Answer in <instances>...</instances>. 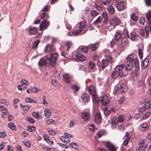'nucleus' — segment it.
Listing matches in <instances>:
<instances>
[{
    "instance_id": "nucleus-63",
    "label": "nucleus",
    "mask_w": 151,
    "mask_h": 151,
    "mask_svg": "<svg viewBox=\"0 0 151 151\" xmlns=\"http://www.w3.org/2000/svg\"><path fill=\"white\" fill-rule=\"evenodd\" d=\"M21 82L23 84L25 85L26 86H27L29 85L28 82L25 80L22 79Z\"/></svg>"
},
{
    "instance_id": "nucleus-41",
    "label": "nucleus",
    "mask_w": 151,
    "mask_h": 151,
    "mask_svg": "<svg viewBox=\"0 0 151 151\" xmlns=\"http://www.w3.org/2000/svg\"><path fill=\"white\" fill-rule=\"evenodd\" d=\"M25 101L28 103H36L37 101L34 100L33 99L30 98H27L26 99Z\"/></svg>"
},
{
    "instance_id": "nucleus-45",
    "label": "nucleus",
    "mask_w": 151,
    "mask_h": 151,
    "mask_svg": "<svg viewBox=\"0 0 151 151\" xmlns=\"http://www.w3.org/2000/svg\"><path fill=\"white\" fill-rule=\"evenodd\" d=\"M130 17L131 19L134 22H136L138 19V17L135 14H132Z\"/></svg>"
},
{
    "instance_id": "nucleus-46",
    "label": "nucleus",
    "mask_w": 151,
    "mask_h": 151,
    "mask_svg": "<svg viewBox=\"0 0 151 151\" xmlns=\"http://www.w3.org/2000/svg\"><path fill=\"white\" fill-rule=\"evenodd\" d=\"M103 20V18L101 16H99L94 22V23L95 24H96L102 21Z\"/></svg>"
},
{
    "instance_id": "nucleus-7",
    "label": "nucleus",
    "mask_w": 151,
    "mask_h": 151,
    "mask_svg": "<svg viewBox=\"0 0 151 151\" xmlns=\"http://www.w3.org/2000/svg\"><path fill=\"white\" fill-rule=\"evenodd\" d=\"M88 91L89 94L92 96L93 99L96 98V92L95 87L92 85H91L89 87Z\"/></svg>"
},
{
    "instance_id": "nucleus-53",
    "label": "nucleus",
    "mask_w": 151,
    "mask_h": 151,
    "mask_svg": "<svg viewBox=\"0 0 151 151\" xmlns=\"http://www.w3.org/2000/svg\"><path fill=\"white\" fill-rule=\"evenodd\" d=\"M65 136V139H68L69 138L73 137V136L70 134H69L66 132H65L64 134Z\"/></svg>"
},
{
    "instance_id": "nucleus-32",
    "label": "nucleus",
    "mask_w": 151,
    "mask_h": 151,
    "mask_svg": "<svg viewBox=\"0 0 151 151\" xmlns=\"http://www.w3.org/2000/svg\"><path fill=\"white\" fill-rule=\"evenodd\" d=\"M125 100V97L124 96H122L119 98L118 100V102L119 104H122Z\"/></svg>"
},
{
    "instance_id": "nucleus-30",
    "label": "nucleus",
    "mask_w": 151,
    "mask_h": 151,
    "mask_svg": "<svg viewBox=\"0 0 151 151\" xmlns=\"http://www.w3.org/2000/svg\"><path fill=\"white\" fill-rule=\"evenodd\" d=\"M145 30L146 32V36L147 37L148 35L149 32L150 31L151 32V24L150 26H147L145 28Z\"/></svg>"
},
{
    "instance_id": "nucleus-23",
    "label": "nucleus",
    "mask_w": 151,
    "mask_h": 151,
    "mask_svg": "<svg viewBox=\"0 0 151 151\" xmlns=\"http://www.w3.org/2000/svg\"><path fill=\"white\" fill-rule=\"evenodd\" d=\"M127 38L125 37L123 38L122 40L121 43V47L122 49L123 50L124 49V47L127 45Z\"/></svg>"
},
{
    "instance_id": "nucleus-19",
    "label": "nucleus",
    "mask_w": 151,
    "mask_h": 151,
    "mask_svg": "<svg viewBox=\"0 0 151 151\" xmlns=\"http://www.w3.org/2000/svg\"><path fill=\"white\" fill-rule=\"evenodd\" d=\"M124 1H120L118 3L116 6V8L118 11H120L124 9Z\"/></svg>"
},
{
    "instance_id": "nucleus-15",
    "label": "nucleus",
    "mask_w": 151,
    "mask_h": 151,
    "mask_svg": "<svg viewBox=\"0 0 151 151\" xmlns=\"http://www.w3.org/2000/svg\"><path fill=\"white\" fill-rule=\"evenodd\" d=\"M127 37L133 40H137L139 37L136 34L135 32H132L130 33V37L128 35V32L127 33Z\"/></svg>"
},
{
    "instance_id": "nucleus-16",
    "label": "nucleus",
    "mask_w": 151,
    "mask_h": 151,
    "mask_svg": "<svg viewBox=\"0 0 151 151\" xmlns=\"http://www.w3.org/2000/svg\"><path fill=\"white\" fill-rule=\"evenodd\" d=\"M81 98L83 101L86 103L88 102L90 99L89 96L87 93H83L82 95Z\"/></svg>"
},
{
    "instance_id": "nucleus-48",
    "label": "nucleus",
    "mask_w": 151,
    "mask_h": 151,
    "mask_svg": "<svg viewBox=\"0 0 151 151\" xmlns=\"http://www.w3.org/2000/svg\"><path fill=\"white\" fill-rule=\"evenodd\" d=\"M95 64L92 61H90L88 64L89 68L90 69H92L95 67Z\"/></svg>"
},
{
    "instance_id": "nucleus-24",
    "label": "nucleus",
    "mask_w": 151,
    "mask_h": 151,
    "mask_svg": "<svg viewBox=\"0 0 151 151\" xmlns=\"http://www.w3.org/2000/svg\"><path fill=\"white\" fill-rule=\"evenodd\" d=\"M103 19H104L103 22L104 23H106L108 21V19L107 15V14L106 12H103L101 14Z\"/></svg>"
},
{
    "instance_id": "nucleus-60",
    "label": "nucleus",
    "mask_w": 151,
    "mask_h": 151,
    "mask_svg": "<svg viewBox=\"0 0 151 151\" xmlns=\"http://www.w3.org/2000/svg\"><path fill=\"white\" fill-rule=\"evenodd\" d=\"M104 132L103 131H99L97 133V135L99 138H100L104 134Z\"/></svg>"
},
{
    "instance_id": "nucleus-40",
    "label": "nucleus",
    "mask_w": 151,
    "mask_h": 151,
    "mask_svg": "<svg viewBox=\"0 0 151 151\" xmlns=\"http://www.w3.org/2000/svg\"><path fill=\"white\" fill-rule=\"evenodd\" d=\"M70 146L74 149L77 150L78 148V146L76 143L72 142L70 143Z\"/></svg>"
},
{
    "instance_id": "nucleus-49",
    "label": "nucleus",
    "mask_w": 151,
    "mask_h": 151,
    "mask_svg": "<svg viewBox=\"0 0 151 151\" xmlns=\"http://www.w3.org/2000/svg\"><path fill=\"white\" fill-rule=\"evenodd\" d=\"M40 42V41L39 40H37L34 41L32 46V48L33 49H35L36 48Z\"/></svg>"
},
{
    "instance_id": "nucleus-12",
    "label": "nucleus",
    "mask_w": 151,
    "mask_h": 151,
    "mask_svg": "<svg viewBox=\"0 0 151 151\" xmlns=\"http://www.w3.org/2000/svg\"><path fill=\"white\" fill-rule=\"evenodd\" d=\"M90 116V112L89 111L83 112L81 114V117L84 121L88 120L89 119Z\"/></svg>"
},
{
    "instance_id": "nucleus-27",
    "label": "nucleus",
    "mask_w": 151,
    "mask_h": 151,
    "mask_svg": "<svg viewBox=\"0 0 151 151\" xmlns=\"http://www.w3.org/2000/svg\"><path fill=\"white\" fill-rule=\"evenodd\" d=\"M107 10L109 14H113L115 12L114 9L111 5H109L107 7Z\"/></svg>"
},
{
    "instance_id": "nucleus-18",
    "label": "nucleus",
    "mask_w": 151,
    "mask_h": 151,
    "mask_svg": "<svg viewBox=\"0 0 151 151\" xmlns=\"http://www.w3.org/2000/svg\"><path fill=\"white\" fill-rule=\"evenodd\" d=\"M80 89V87L78 85L74 84L71 86L70 88V90L71 92L75 93L78 92Z\"/></svg>"
},
{
    "instance_id": "nucleus-20",
    "label": "nucleus",
    "mask_w": 151,
    "mask_h": 151,
    "mask_svg": "<svg viewBox=\"0 0 151 151\" xmlns=\"http://www.w3.org/2000/svg\"><path fill=\"white\" fill-rule=\"evenodd\" d=\"M38 32V29L35 27H31L29 30V32L31 35H35Z\"/></svg>"
},
{
    "instance_id": "nucleus-9",
    "label": "nucleus",
    "mask_w": 151,
    "mask_h": 151,
    "mask_svg": "<svg viewBox=\"0 0 151 151\" xmlns=\"http://www.w3.org/2000/svg\"><path fill=\"white\" fill-rule=\"evenodd\" d=\"M145 140L143 139H140L138 142V145L139 146L137 148V150L138 151H140L142 150L144 147L145 145Z\"/></svg>"
},
{
    "instance_id": "nucleus-37",
    "label": "nucleus",
    "mask_w": 151,
    "mask_h": 151,
    "mask_svg": "<svg viewBox=\"0 0 151 151\" xmlns=\"http://www.w3.org/2000/svg\"><path fill=\"white\" fill-rule=\"evenodd\" d=\"M104 56L105 58V59H104L105 60H106L109 63H112L113 61L112 58L110 55H105Z\"/></svg>"
},
{
    "instance_id": "nucleus-10",
    "label": "nucleus",
    "mask_w": 151,
    "mask_h": 151,
    "mask_svg": "<svg viewBox=\"0 0 151 151\" xmlns=\"http://www.w3.org/2000/svg\"><path fill=\"white\" fill-rule=\"evenodd\" d=\"M139 129L142 132L146 131L149 128V125L145 122H142L139 125Z\"/></svg>"
},
{
    "instance_id": "nucleus-11",
    "label": "nucleus",
    "mask_w": 151,
    "mask_h": 151,
    "mask_svg": "<svg viewBox=\"0 0 151 151\" xmlns=\"http://www.w3.org/2000/svg\"><path fill=\"white\" fill-rule=\"evenodd\" d=\"M72 57L74 59H78L80 61H83L86 59V57L81 54H73Z\"/></svg>"
},
{
    "instance_id": "nucleus-47",
    "label": "nucleus",
    "mask_w": 151,
    "mask_h": 151,
    "mask_svg": "<svg viewBox=\"0 0 151 151\" xmlns=\"http://www.w3.org/2000/svg\"><path fill=\"white\" fill-rule=\"evenodd\" d=\"M35 127L34 126H29L27 127V130L29 132H33L35 129Z\"/></svg>"
},
{
    "instance_id": "nucleus-21",
    "label": "nucleus",
    "mask_w": 151,
    "mask_h": 151,
    "mask_svg": "<svg viewBox=\"0 0 151 151\" xmlns=\"http://www.w3.org/2000/svg\"><path fill=\"white\" fill-rule=\"evenodd\" d=\"M149 60L147 58H145L142 61L141 66L142 68L146 69L148 64Z\"/></svg>"
},
{
    "instance_id": "nucleus-50",
    "label": "nucleus",
    "mask_w": 151,
    "mask_h": 151,
    "mask_svg": "<svg viewBox=\"0 0 151 151\" xmlns=\"http://www.w3.org/2000/svg\"><path fill=\"white\" fill-rule=\"evenodd\" d=\"M146 16L148 21L149 20L151 19V11H148V13L146 14Z\"/></svg>"
},
{
    "instance_id": "nucleus-64",
    "label": "nucleus",
    "mask_w": 151,
    "mask_h": 151,
    "mask_svg": "<svg viewBox=\"0 0 151 151\" xmlns=\"http://www.w3.org/2000/svg\"><path fill=\"white\" fill-rule=\"evenodd\" d=\"M147 82L150 86H151V76H149L147 78Z\"/></svg>"
},
{
    "instance_id": "nucleus-4",
    "label": "nucleus",
    "mask_w": 151,
    "mask_h": 151,
    "mask_svg": "<svg viewBox=\"0 0 151 151\" xmlns=\"http://www.w3.org/2000/svg\"><path fill=\"white\" fill-rule=\"evenodd\" d=\"M124 67V65H117L115 68L114 70L119 74V77L120 78L127 76V73L123 71Z\"/></svg>"
},
{
    "instance_id": "nucleus-17",
    "label": "nucleus",
    "mask_w": 151,
    "mask_h": 151,
    "mask_svg": "<svg viewBox=\"0 0 151 151\" xmlns=\"http://www.w3.org/2000/svg\"><path fill=\"white\" fill-rule=\"evenodd\" d=\"M125 135L124 138L125 139L123 142V144L124 145L126 146L127 145L129 142L130 138L128 137V132H126L125 133Z\"/></svg>"
},
{
    "instance_id": "nucleus-59",
    "label": "nucleus",
    "mask_w": 151,
    "mask_h": 151,
    "mask_svg": "<svg viewBox=\"0 0 151 151\" xmlns=\"http://www.w3.org/2000/svg\"><path fill=\"white\" fill-rule=\"evenodd\" d=\"M94 7L95 8H96L97 10L99 11H101L103 9V8L102 7L99 6L96 4H95Z\"/></svg>"
},
{
    "instance_id": "nucleus-62",
    "label": "nucleus",
    "mask_w": 151,
    "mask_h": 151,
    "mask_svg": "<svg viewBox=\"0 0 151 151\" xmlns=\"http://www.w3.org/2000/svg\"><path fill=\"white\" fill-rule=\"evenodd\" d=\"M23 143L27 147H31V144L28 141L27 142H23Z\"/></svg>"
},
{
    "instance_id": "nucleus-42",
    "label": "nucleus",
    "mask_w": 151,
    "mask_h": 151,
    "mask_svg": "<svg viewBox=\"0 0 151 151\" xmlns=\"http://www.w3.org/2000/svg\"><path fill=\"white\" fill-rule=\"evenodd\" d=\"M9 127L12 130H14L16 129V125L13 122H10L9 123Z\"/></svg>"
},
{
    "instance_id": "nucleus-36",
    "label": "nucleus",
    "mask_w": 151,
    "mask_h": 151,
    "mask_svg": "<svg viewBox=\"0 0 151 151\" xmlns=\"http://www.w3.org/2000/svg\"><path fill=\"white\" fill-rule=\"evenodd\" d=\"M99 13L96 11L93 10L91 11V15L92 18H94L99 14Z\"/></svg>"
},
{
    "instance_id": "nucleus-38",
    "label": "nucleus",
    "mask_w": 151,
    "mask_h": 151,
    "mask_svg": "<svg viewBox=\"0 0 151 151\" xmlns=\"http://www.w3.org/2000/svg\"><path fill=\"white\" fill-rule=\"evenodd\" d=\"M99 46V44L98 43H96L93 44L91 47V49L93 50H96Z\"/></svg>"
},
{
    "instance_id": "nucleus-29",
    "label": "nucleus",
    "mask_w": 151,
    "mask_h": 151,
    "mask_svg": "<svg viewBox=\"0 0 151 151\" xmlns=\"http://www.w3.org/2000/svg\"><path fill=\"white\" fill-rule=\"evenodd\" d=\"M117 122H118L116 117H114L112 118L111 124L112 128H114L115 127Z\"/></svg>"
},
{
    "instance_id": "nucleus-3",
    "label": "nucleus",
    "mask_w": 151,
    "mask_h": 151,
    "mask_svg": "<svg viewBox=\"0 0 151 151\" xmlns=\"http://www.w3.org/2000/svg\"><path fill=\"white\" fill-rule=\"evenodd\" d=\"M133 55H129L127 57L126 59L127 62V63H132L134 61L135 69L136 70H138L139 69V60L137 58H136L133 59Z\"/></svg>"
},
{
    "instance_id": "nucleus-8",
    "label": "nucleus",
    "mask_w": 151,
    "mask_h": 151,
    "mask_svg": "<svg viewBox=\"0 0 151 151\" xmlns=\"http://www.w3.org/2000/svg\"><path fill=\"white\" fill-rule=\"evenodd\" d=\"M105 145L109 151H116L117 147L110 142H106L105 144Z\"/></svg>"
},
{
    "instance_id": "nucleus-35",
    "label": "nucleus",
    "mask_w": 151,
    "mask_h": 151,
    "mask_svg": "<svg viewBox=\"0 0 151 151\" xmlns=\"http://www.w3.org/2000/svg\"><path fill=\"white\" fill-rule=\"evenodd\" d=\"M114 38L115 40L118 41L121 38V34L118 32H116L114 35Z\"/></svg>"
},
{
    "instance_id": "nucleus-44",
    "label": "nucleus",
    "mask_w": 151,
    "mask_h": 151,
    "mask_svg": "<svg viewBox=\"0 0 151 151\" xmlns=\"http://www.w3.org/2000/svg\"><path fill=\"white\" fill-rule=\"evenodd\" d=\"M124 116L122 115H121L118 116L117 121L119 122H122L124 121Z\"/></svg>"
},
{
    "instance_id": "nucleus-51",
    "label": "nucleus",
    "mask_w": 151,
    "mask_h": 151,
    "mask_svg": "<svg viewBox=\"0 0 151 151\" xmlns=\"http://www.w3.org/2000/svg\"><path fill=\"white\" fill-rule=\"evenodd\" d=\"M45 121L48 124H50L54 122L55 121L51 118H49L48 119H46Z\"/></svg>"
},
{
    "instance_id": "nucleus-34",
    "label": "nucleus",
    "mask_w": 151,
    "mask_h": 151,
    "mask_svg": "<svg viewBox=\"0 0 151 151\" xmlns=\"http://www.w3.org/2000/svg\"><path fill=\"white\" fill-rule=\"evenodd\" d=\"M147 109H151V101H147L144 105Z\"/></svg>"
},
{
    "instance_id": "nucleus-56",
    "label": "nucleus",
    "mask_w": 151,
    "mask_h": 151,
    "mask_svg": "<svg viewBox=\"0 0 151 151\" xmlns=\"http://www.w3.org/2000/svg\"><path fill=\"white\" fill-rule=\"evenodd\" d=\"M86 25V23L85 22H81L80 24L79 25V29H82L84 28Z\"/></svg>"
},
{
    "instance_id": "nucleus-31",
    "label": "nucleus",
    "mask_w": 151,
    "mask_h": 151,
    "mask_svg": "<svg viewBox=\"0 0 151 151\" xmlns=\"http://www.w3.org/2000/svg\"><path fill=\"white\" fill-rule=\"evenodd\" d=\"M32 114L34 117L36 119H40L42 118V115H40L37 112H34L32 113Z\"/></svg>"
},
{
    "instance_id": "nucleus-33",
    "label": "nucleus",
    "mask_w": 151,
    "mask_h": 151,
    "mask_svg": "<svg viewBox=\"0 0 151 151\" xmlns=\"http://www.w3.org/2000/svg\"><path fill=\"white\" fill-rule=\"evenodd\" d=\"M150 111H148L145 114H144L143 116L142 117L141 119L140 120L141 121L145 120L147 119L151 114Z\"/></svg>"
},
{
    "instance_id": "nucleus-2",
    "label": "nucleus",
    "mask_w": 151,
    "mask_h": 151,
    "mask_svg": "<svg viewBox=\"0 0 151 151\" xmlns=\"http://www.w3.org/2000/svg\"><path fill=\"white\" fill-rule=\"evenodd\" d=\"M127 82L126 80L124 79L120 81L118 84V86H115L114 87L113 95H115L116 94L119 88V91L121 94L126 91L127 89V87L126 86Z\"/></svg>"
},
{
    "instance_id": "nucleus-25",
    "label": "nucleus",
    "mask_w": 151,
    "mask_h": 151,
    "mask_svg": "<svg viewBox=\"0 0 151 151\" xmlns=\"http://www.w3.org/2000/svg\"><path fill=\"white\" fill-rule=\"evenodd\" d=\"M109 63L107 61H106V60L104 59H103L101 62V65L102 67V69H104V68H106L107 66L108 65V64Z\"/></svg>"
},
{
    "instance_id": "nucleus-61",
    "label": "nucleus",
    "mask_w": 151,
    "mask_h": 151,
    "mask_svg": "<svg viewBox=\"0 0 151 151\" xmlns=\"http://www.w3.org/2000/svg\"><path fill=\"white\" fill-rule=\"evenodd\" d=\"M138 53L139 57L141 58L142 57V52L141 48H139L138 50Z\"/></svg>"
},
{
    "instance_id": "nucleus-58",
    "label": "nucleus",
    "mask_w": 151,
    "mask_h": 151,
    "mask_svg": "<svg viewBox=\"0 0 151 151\" xmlns=\"http://www.w3.org/2000/svg\"><path fill=\"white\" fill-rule=\"evenodd\" d=\"M82 30V29H79L73 31V34L74 35H77L78 34H79L81 32Z\"/></svg>"
},
{
    "instance_id": "nucleus-39",
    "label": "nucleus",
    "mask_w": 151,
    "mask_h": 151,
    "mask_svg": "<svg viewBox=\"0 0 151 151\" xmlns=\"http://www.w3.org/2000/svg\"><path fill=\"white\" fill-rule=\"evenodd\" d=\"M45 115L47 118H48L49 116L52 115V113L50 110L47 109H46L44 110Z\"/></svg>"
},
{
    "instance_id": "nucleus-1",
    "label": "nucleus",
    "mask_w": 151,
    "mask_h": 151,
    "mask_svg": "<svg viewBox=\"0 0 151 151\" xmlns=\"http://www.w3.org/2000/svg\"><path fill=\"white\" fill-rule=\"evenodd\" d=\"M57 58L58 55L57 53H52L50 55V57H47L45 58H40L38 63V65L40 66L43 65L49 66L50 65L53 67L55 65Z\"/></svg>"
},
{
    "instance_id": "nucleus-54",
    "label": "nucleus",
    "mask_w": 151,
    "mask_h": 151,
    "mask_svg": "<svg viewBox=\"0 0 151 151\" xmlns=\"http://www.w3.org/2000/svg\"><path fill=\"white\" fill-rule=\"evenodd\" d=\"M88 47H81L80 49V51L83 53H86L88 51Z\"/></svg>"
},
{
    "instance_id": "nucleus-52",
    "label": "nucleus",
    "mask_w": 151,
    "mask_h": 151,
    "mask_svg": "<svg viewBox=\"0 0 151 151\" xmlns=\"http://www.w3.org/2000/svg\"><path fill=\"white\" fill-rule=\"evenodd\" d=\"M27 120L31 123H34L35 122V120L32 118L27 117H26Z\"/></svg>"
},
{
    "instance_id": "nucleus-43",
    "label": "nucleus",
    "mask_w": 151,
    "mask_h": 151,
    "mask_svg": "<svg viewBox=\"0 0 151 151\" xmlns=\"http://www.w3.org/2000/svg\"><path fill=\"white\" fill-rule=\"evenodd\" d=\"M29 90L32 93H36L40 91L39 89L34 87L30 88Z\"/></svg>"
},
{
    "instance_id": "nucleus-57",
    "label": "nucleus",
    "mask_w": 151,
    "mask_h": 151,
    "mask_svg": "<svg viewBox=\"0 0 151 151\" xmlns=\"http://www.w3.org/2000/svg\"><path fill=\"white\" fill-rule=\"evenodd\" d=\"M104 114L107 116L110 113V111L109 109L108 108L107 109H105L104 111Z\"/></svg>"
},
{
    "instance_id": "nucleus-22",
    "label": "nucleus",
    "mask_w": 151,
    "mask_h": 151,
    "mask_svg": "<svg viewBox=\"0 0 151 151\" xmlns=\"http://www.w3.org/2000/svg\"><path fill=\"white\" fill-rule=\"evenodd\" d=\"M49 22H47L45 21V19L43 20L42 22L40 24V30H42L43 29L46 27L47 25L49 24Z\"/></svg>"
},
{
    "instance_id": "nucleus-5",
    "label": "nucleus",
    "mask_w": 151,
    "mask_h": 151,
    "mask_svg": "<svg viewBox=\"0 0 151 151\" xmlns=\"http://www.w3.org/2000/svg\"><path fill=\"white\" fill-rule=\"evenodd\" d=\"M120 22V19L116 17H113L109 21L110 25L113 26V28H114L115 26L119 25Z\"/></svg>"
},
{
    "instance_id": "nucleus-55",
    "label": "nucleus",
    "mask_w": 151,
    "mask_h": 151,
    "mask_svg": "<svg viewBox=\"0 0 151 151\" xmlns=\"http://www.w3.org/2000/svg\"><path fill=\"white\" fill-rule=\"evenodd\" d=\"M112 0H105V1H102V4L103 5H106L108 4H109L111 2Z\"/></svg>"
},
{
    "instance_id": "nucleus-28",
    "label": "nucleus",
    "mask_w": 151,
    "mask_h": 151,
    "mask_svg": "<svg viewBox=\"0 0 151 151\" xmlns=\"http://www.w3.org/2000/svg\"><path fill=\"white\" fill-rule=\"evenodd\" d=\"M133 67V65L131 63H127L125 68L126 71H128L131 70Z\"/></svg>"
},
{
    "instance_id": "nucleus-6",
    "label": "nucleus",
    "mask_w": 151,
    "mask_h": 151,
    "mask_svg": "<svg viewBox=\"0 0 151 151\" xmlns=\"http://www.w3.org/2000/svg\"><path fill=\"white\" fill-rule=\"evenodd\" d=\"M63 78L64 81L67 83H70L73 78V77L71 75L66 73H63Z\"/></svg>"
},
{
    "instance_id": "nucleus-13",
    "label": "nucleus",
    "mask_w": 151,
    "mask_h": 151,
    "mask_svg": "<svg viewBox=\"0 0 151 151\" xmlns=\"http://www.w3.org/2000/svg\"><path fill=\"white\" fill-rule=\"evenodd\" d=\"M99 100L101 101L102 104L104 106L106 105L109 102V100L108 99L107 96H106L101 97Z\"/></svg>"
},
{
    "instance_id": "nucleus-14",
    "label": "nucleus",
    "mask_w": 151,
    "mask_h": 151,
    "mask_svg": "<svg viewBox=\"0 0 151 151\" xmlns=\"http://www.w3.org/2000/svg\"><path fill=\"white\" fill-rule=\"evenodd\" d=\"M101 115L99 113H96L94 118V120L96 123L97 124L100 123L101 121Z\"/></svg>"
},
{
    "instance_id": "nucleus-26",
    "label": "nucleus",
    "mask_w": 151,
    "mask_h": 151,
    "mask_svg": "<svg viewBox=\"0 0 151 151\" xmlns=\"http://www.w3.org/2000/svg\"><path fill=\"white\" fill-rule=\"evenodd\" d=\"M118 76H119V74L114 70L111 74L110 78L111 79L115 80L117 78Z\"/></svg>"
}]
</instances>
